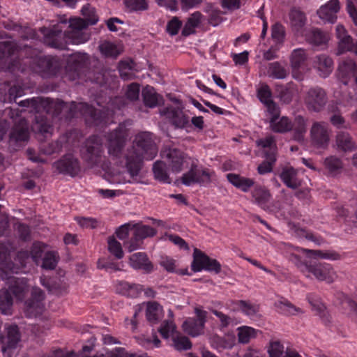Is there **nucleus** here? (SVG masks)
I'll return each mask as SVG.
<instances>
[{"label": "nucleus", "mask_w": 357, "mask_h": 357, "mask_svg": "<svg viewBox=\"0 0 357 357\" xmlns=\"http://www.w3.org/2000/svg\"><path fill=\"white\" fill-rule=\"evenodd\" d=\"M55 168L61 174L71 176H75L79 171V164L77 158L72 155H66L54 163Z\"/></svg>", "instance_id": "nucleus-19"}, {"label": "nucleus", "mask_w": 357, "mask_h": 357, "mask_svg": "<svg viewBox=\"0 0 357 357\" xmlns=\"http://www.w3.org/2000/svg\"><path fill=\"white\" fill-rule=\"evenodd\" d=\"M107 243L109 252L119 259L123 258V252L121 243L114 236H109Z\"/></svg>", "instance_id": "nucleus-56"}, {"label": "nucleus", "mask_w": 357, "mask_h": 357, "mask_svg": "<svg viewBox=\"0 0 357 357\" xmlns=\"http://www.w3.org/2000/svg\"><path fill=\"white\" fill-rule=\"evenodd\" d=\"M238 306L246 315L252 317L257 313L259 307L256 305H253L245 301H238Z\"/></svg>", "instance_id": "nucleus-63"}, {"label": "nucleus", "mask_w": 357, "mask_h": 357, "mask_svg": "<svg viewBox=\"0 0 357 357\" xmlns=\"http://www.w3.org/2000/svg\"><path fill=\"white\" fill-rule=\"evenodd\" d=\"M303 252L306 254H311V256L314 258H321L331 260H337L340 258V255L333 251L324 252L322 250H313L309 249H302Z\"/></svg>", "instance_id": "nucleus-50"}, {"label": "nucleus", "mask_w": 357, "mask_h": 357, "mask_svg": "<svg viewBox=\"0 0 357 357\" xmlns=\"http://www.w3.org/2000/svg\"><path fill=\"white\" fill-rule=\"evenodd\" d=\"M335 32L336 37L338 39L337 54L340 55L347 51L351 50L354 47L353 39L351 36L347 33L344 26L342 24L337 25Z\"/></svg>", "instance_id": "nucleus-25"}, {"label": "nucleus", "mask_w": 357, "mask_h": 357, "mask_svg": "<svg viewBox=\"0 0 357 357\" xmlns=\"http://www.w3.org/2000/svg\"><path fill=\"white\" fill-rule=\"evenodd\" d=\"M160 114L165 116L176 128H184L189 121L188 117L178 107H167L160 111Z\"/></svg>", "instance_id": "nucleus-22"}, {"label": "nucleus", "mask_w": 357, "mask_h": 357, "mask_svg": "<svg viewBox=\"0 0 357 357\" xmlns=\"http://www.w3.org/2000/svg\"><path fill=\"white\" fill-rule=\"evenodd\" d=\"M82 13L85 17L86 19L84 20L88 24V25L95 24L98 20V17L96 15L94 8L89 5L83 6L82 8Z\"/></svg>", "instance_id": "nucleus-59"}, {"label": "nucleus", "mask_w": 357, "mask_h": 357, "mask_svg": "<svg viewBox=\"0 0 357 357\" xmlns=\"http://www.w3.org/2000/svg\"><path fill=\"white\" fill-rule=\"evenodd\" d=\"M340 9L339 0H331L317 10L319 17L325 22L333 24L337 20V13Z\"/></svg>", "instance_id": "nucleus-21"}, {"label": "nucleus", "mask_w": 357, "mask_h": 357, "mask_svg": "<svg viewBox=\"0 0 357 357\" xmlns=\"http://www.w3.org/2000/svg\"><path fill=\"white\" fill-rule=\"evenodd\" d=\"M276 306L284 314L295 315L298 313L302 312L301 308L296 307L287 300L283 299L279 301Z\"/></svg>", "instance_id": "nucleus-52"}, {"label": "nucleus", "mask_w": 357, "mask_h": 357, "mask_svg": "<svg viewBox=\"0 0 357 357\" xmlns=\"http://www.w3.org/2000/svg\"><path fill=\"white\" fill-rule=\"evenodd\" d=\"M269 357H282L284 354V346L280 341H271L268 348Z\"/></svg>", "instance_id": "nucleus-62"}, {"label": "nucleus", "mask_w": 357, "mask_h": 357, "mask_svg": "<svg viewBox=\"0 0 357 357\" xmlns=\"http://www.w3.org/2000/svg\"><path fill=\"white\" fill-rule=\"evenodd\" d=\"M195 312L196 318H188L182 325L183 331L192 337L198 336L203 332L207 314L206 311L198 307L195 309Z\"/></svg>", "instance_id": "nucleus-15"}, {"label": "nucleus", "mask_w": 357, "mask_h": 357, "mask_svg": "<svg viewBox=\"0 0 357 357\" xmlns=\"http://www.w3.org/2000/svg\"><path fill=\"white\" fill-rule=\"evenodd\" d=\"M108 153L114 159H118L124 147L125 141L117 129L112 132L108 137Z\"/></svg>", "instance_id": "nucleus-24"}, {"label": "nucleus", "mask_w": 357, "mask_h": 357, "mask_svg": "<svg viewBox=\"0 0 357 357\" xmlns=\"http://www.w3.org/2000/svg\"><path fill=\"white\" fill-rule=\"evenodd\" d=\"M270 128L272 131L278 133H285L292 130L293 123L287 116L270 119Z\"/></svg>", "instance_id": "nucleus-33"}, {"label": "nucleus", "mask_w": 357, "mask_h": 357, "mask_svg": "<svg viewBox=\"0 0 357 357\" xmlns=\"http://www.w3.org/2000/svg\"><path fill=\"white\" fill-rule=\"evenodd\" d=\"M357 75V64L350 59H347L339 64L337 68V77L344 85Z\"/></svg>", "instance_id": "nucleus-20"}, {"label": "nucleus", "mask_w": 357, "mask_h": 357, "mask_svg": "<svg viewBox=\"0 0 357 357\" xmlns=\"http://www.w3.org/2000/svg\"><path fill=\"white\" fill-rule=\"evenodd\" d=\"M142 96L144 105L151 108L158 106L162 99L155 89L151 86H146L142 89Z\"/></svg>", "instance_id": "nucleus-36"}, {"label": "nucleus", "mask_w": 357, "mask_h": 357, "mask_svg": "<svg viewBox=\"0 0 357 357\" xmlns=\"http://www.w3.org/2000/svg\"><path fill=\"white\" fill-rule=\"evenodd\" d=\"M326 168L331 173H336L343 167L342 160L336 156H329L324 160Z\"/></svg>", "instance_id": "nucleus-55"}, {"label": "nucleus", "mask_w": 357, "mask_h": 357, "mask_svg": "<svg viewBox=\"0 0 357 357\" xmlns=\"http://www.w3.org/2000/svg\"><path fill=\"white\" fill-rule=\"evenodd\" d=\"M310 136L312 143L317 147L326 146L330 139L327 124L324 122H314L310 129Z\"/></svg>", "instance_id": "nucleus-16"}, {"label": "nucleus", "mask_w": 357, "mask_h": 357, "mask_svg": "<svg viewBox=\"0 0 357 357\" xmlns=\"http://www.w3.org/2000/svg\"><path fill=\"white\" fill-rule=\"evenodd\" d=\"M270 193L264 188L257 187L252 191V197L255 202L261 207L264 208L270 199Z\"/></svg>", "instance_id": "nucleus-47"}, {"label": "nucleus", "mask_w": 357, "mask_h": 357, "mask_svg": "<svg viewBox=\"0 0 357 357\" xmlns=\"http://www.w3.org/2000/svg\"><path fill=\"white\" fill-rule=\"evenodd\" d=\"M227 178L229 183L244 192H248L255 184V182L252 178L241 176L236 174H228L227 175Z\"/></svg>", "instance_id": "nucleus-34"}, {"label": "nucleus", "mask_w": 357, "mask_h": 357, "mask_svg": "<svg viewBox=\"0 0 357 357\" xmlns=\"http://www.w3.org/2000/svg\"><path fill=\"white\" fill-rule=\"evenodd\" d=\"M203 15L199 12H194L187 19V21L182 29V35L188 36L195 33V29L197 28L201 23Z\"/></svg>", "instance_id": "nucleus-38"}, {"label": "nucleus", "mask_w": 357, "mask_h": 357, "mask_svg": "<svg viewBox=\"0 0 357 357\" xmlns=\"http://www.w3.org/2000/svg\"><path fill=\"white\" fill-rule=\"evenodd\" d=\"M153 172L156 180L164 183H171L172 180L167 172L166 163L163 161L155 162L153 165Z\"/></svg>", "instance_id": "nucleus-41"}, {"label": "nucleus", "mask_w": 357, "mask_h": 357, "mask_svg": "<svg viewBox=\"0 0 357 357\" xmlns=\"http://www.w3.org/2000/svg\"><path fill=\"white\" fill-rule=\"evenodd\" d=\"M310 273L313 274L318 280L326 281L328 283L333 282L337 278L336 273L328 264H311L307 274Z\"/></svg>", "instance_id": "nucleus-18"}, {"label": "nucleus", "mask_w": 357, "mask_h": 357, "mask_svg": "<svg viewBox=\"0 0 357 357\" xmlns=\"http://www.w3.org/2000/svg\"><path fill=\"white\" fill-rule=\"evenodd\" d=\"M58 262V257L54 252H47L43 259L42 268L47 270H53Z\"/></svg>", "instance_id": "nucleus-58"}, {"label": "nucleus", "mask_w": 357, "mask_h": 357, "mask_svg": "<svg viewBox=\"0 0 357 357\" xmlns=\"http://www.w3.org/2000/svg\"><path fill=\"white\" fill-rule=\"evenodd\" d=\"M13 298L8 289H0V311L5 315H10L13 312Z\"/></svg>", "instance_id": "nucleus-37"}, {"label": "nucleus", "mask_w": 357, "mask_h": 357, "mask_svg": "<svg viewBox=\"0 0 357 357\" xmlns=\"http://www.w3.org/2000/svg\"><path fill=\"white\" fill-rule=\"evenodd\" d=\"M336 144L340 149L344 151H352L355 147L351 137L344 131H340L337 133Z\"/></svg>", "instance_id": "nucleus-42"}, {"label": "nucleus", "mask_w": 357, "mask_h": 357, "mask_svg": "<svg viewBox=\"0 0 357 357\" xmlns=\"http://www.w3.org/2000/svg\"><path fill=\"white\" fill-rule=\"evenodd\" d=\"M29 130L27 121L24 118H20L10 132V143L21 144L28 142Z\"/></svg>", "instance_id": "nucleus-17"}, {"label": "nucleus", "mask_w": 357, "mask_h": 357, "mask_svg": "<svg viewBox=\"0 0 357 357\" xmlns=\"http://www.w3.org/2000/svg\"><path fill=\"white\" fill-rule=\"evenodd\" d=\"M327 102L325 91L318 86L310 89L305 98V103L308 110L315 112L321 111Z\"/></svg>", "instance_id": "nucleus-14"}, {"label": "nucleus", "mask_w": 357, "mask_h": 357, "mask_svg": "<svg viewBox=\"0 0 357 357\" xmlns=\"http://www.w3.org/2000/svg\"><path fill=\"white\" fill-rule=\"evenodd\" d=\"M238 342L243 344H247L250 339L255 337L256 331L255 328L249 326H241L238 328Z\"/></svg>", "instance_id": "nucleus-51"}, {"label": "nucleus", "mask_w": 357, "mask_h": 357, "mask_svg": "<svg viewBox=\"0 0 357 357\" xmlns=\"http://www.w3.org/2000/svg\"><path fill=\"white\" fill-rule=\"evenodd\" d=\"M313 66L318 71L320 77H327L333 69V61L328 55H317L313 60Z\"/></svg>", "instance_id": "nucleus-26"}, {"label": "nucleus", "mask_w": 357, "mask_h": 357, "mask_svg": "<svg viewBox=\"0 0 357 357\" xmlns=\"http://www.w3.org/2000/svg\"><path fill=\"white\" fill-rule=\"evenodd\" d=\"M162 307L156 302H149L146 308V318L151 324H155L161 318Z\"/></svg>", "instance_id": "nucleus-43"}, {"label": "nucleus", "mask_w": 357, "mask_h": 357, "mask_svg": "<svg viewBox=\"0 0 357 357\" xmlns=\"http://www.w3.org/2000/svg\"><path fill=\"white\" fill-rule=\"evenodd\" d=\"M40 31L43 35V42L47 46L59 50L67 48L68 41L67 37L65 36L66 31L63 32L59 24L54 25L51 29L43 26Z\"/></svg>", "instance_id": "nucleus-5"}, {"label": "nucleus", "mask_w": 357, "mask_h": 357, "mask_svg": "<svg viewBox=\"0 0 357 357\" xmlns=\"http://www.w3.org/2000/svg\"><path fill=\"white\" fill-rule=\"evenodd\" d=\"M160 155L174 173H178L183 170L188 158L182 151L170 146H165L160 152Z\"/></svg>", "instance_id": "nucleus-7"}, {"label": "nucleus", "mask_w": 357, "mask_h": 357, "mask_svg": "<svg viewBox=\"0 0 357 357\" xmlns=\"http://www.w3.org/2000/svg\"><path fill=\"white\" fill-rule=\"evenodd\" d=\"M62 109H68V117L74 116L77 112H79L82 116H85L87 121H91L98 126L101 123H107L109 118L112 116L114 109L110 108L108 105L107 108L103 107L102 109H96L92 106L85 102H72L68 107L66 103L61 102L59 105Z\"/></svg>", "instance_id": "nucleus-2"}, {"label": "nucleus", "mask_w": 357, "mask_h": 357, "mask_svg": "<svg viewBox=\"0 0 357 357\" xmlns=\"http://www.w3.org/2000/svg\"><path fill=\"white\" fill-rule=\"evenodd\" d=\"M134 68V63L130 61H121L119 63V70L120 76L124 80H129L133 78V73L131 70Z\"/></svg>", "instance_id": "nucleus-54"}, {"label": "nucleus", "mask_w": 357, "mask_h": 357, "mask_svg": "<svg viewBox=\"0 0 357 357\" xmlns=\"http://www.w3.org/2000/svg\"><path fill=\"white\" fill-rule=\"evenodd\" d=\"M62 149V144L60 141L56 140L50 143L41 145V151L46 155H52L59 152Z\"/></svg>", "instance_id": "nucleus-60"}, {"label": "nucleus", "mask_w": 357, "mask_h": 357, "mask_svg": "<svg viewBox=\"0 0 357 357\" xmlns=\"http://www.w3.org/2000/svg\"><path fill=\"white\" fill-rule=\"evenodd\" d=\"M276 93L278 98L282 103L287 105L292 101L294 91L291 87L284 85H277Z\"/></svg>", "instance_id": "nucleus-48"}, {"label": "nucleus", "mask_w": 357, "mask_h": 357, "mask_svg": "<svg viewBox=\"0 0 357 357\" xmlns=\"http://www.w3.org/2000/svg\"><path fill=\"white\" fill-rule=\"evenodd\" d=\"M176 330V326L172 321L165 320L158 328L159 333L162 337L167 339Z\"/></svg>", "instance_id": "nucleus-64"}, {"label": "nucleus", "mask_w": 357, "mask_h": 357, "mask_svg": "<svg viewBox=\"0 0 357 357\" xmlns=\"http://www.w3.org/2000/svg\"><path fill=\"white\" fill-rule=\"evenodd\" d=\"M17 49L15 43L10 41L0 43V62L6 63L9 57Z\"/></svg>", "instance_id": "nucleus-45"}, {"label": "nucleus", "mask_w": 357, "mask_h": 357, "mask_svg": "<svg viewBox=\"0 0 357 357\" xmlns=\"http://www.w3.org/2000/svg\"><path fill=\"white\" fill-rule=\"evenodd\" d=\"M6 337H3L2 352L4 357H12L21 340L18 326L16 324L5 325Z\"/></svg>", "instance_id": "nucleus-12"}, {"label": "nucleus", "mask_w": 357, "mask_h": 357, "mask_svg": "<svg viewBox=\"0 0 357 357\" xmlns=\"http://www.w3.org/2000/svg\"><path fill=\"white\" fill-rule=\"evenodd\" d=\"M104 153L103 143L102 139L96 135L89 137L82 149V158L90 167L100 164Z\"/></svg>", "instance_id": "nucleus-3"}, {"label": "nucleus", "mask_w": 357, "mask_h": 357, "mask_svg": "<svg viewBox=\"0 0 357 357\" xmlns=\"http://www.w3.org/2000/svg\"><path fill=\"white\" fill-rule=\"evenodd\" d=\"M88 24L81 18H73L69 20V30L66 31L68 43L79 45L86 43L90 38L86 31Z\"/></svg>", "instance_id": "nucleus-4"}, {"label": "nucleus", "mask_w": 357, "mask_h": 357, "mask_svg": "<svg viewBox=\"0 0 357 357\" xmlns=\"http://www.w3.org/2000/svg\"><path fill=\"white\" fill-rule=\"evenodd\" d=\"M24 94V90L20 86L14 85L9 87L6 84L0 86V102H11Z\"/></svg>", "instance_id": "nucleus-27"}, {"label": "nucleus", "mask_w": 357, "mask_h": 357, "mask_svg": "<svg viewBox=\"0 0 357 357\" xmlns=\"http://www.w3.org/2000/svg\"><path fill=\"white\" fill-rule=\"evenodd\" d=\"M292 123L293 139L298 142H303L307 131L306 120L302 116L298 115Z\"/></svg>", "instance_id": "nucleus-35"}, {"label": "nucleus", "mask_w": 357, "mask_h": 357, "mask_svg": "<svg viewBox=\"0 0 357 357\" xmlns=\"http://www.w3.org/2000/svg\"><path fill=\"white\" fill-rule=\"evenodd\" d=\"M40 50L35 49L31 57H35L36 63L38 67V72L41 73L45 76H54L60 70L61 66L59 59L52 56H38Z\"/></svg>", "instance_id": "nucleus-11"}, {"label": "nucleus", "mask_w": 357, "mask_h": 357, "mask_svg": "<svg viewBox=\"0 0 357 357\" xmlns=\"http://www.w3.org/2000/svg\"><path fill=\"white\" fill-rule=\"evenodd\" d=\"M308 302L311 305L312 309L317 312L322 321L326 324L331 322V317L326 310V306L320 301V298L313 294H310L307 297Z\"/></svg>", "instance_id": "nucleus-30"}, {"label": "nucleus", "mask_w": 357, "mask_h": 357, "mask_svg": "<svg viewBox=\"0 0 357 357\" xmlns=\"http://www.w3.org/2000/svg\"><path fill=\"white\" fill-rule=\"evenodd\" d=\"M8 273L3 268L0 269V278L3 280H8V289L17 300L22 301L29 291L30 285L28 279L25 278H16Z\"/></svg>", "instance_id": "nucleus-6"}, {"label": "nucleus", "mask_w": 357, "mask_h": 357, "mask_svg": "<svg viewBox=\"0 0 357 357\" xmlns=\"http://www.w3.org/2000/svg\"><path fill=\"white\" fill-rule=\"evenodd\" d=\"M44 292L38 287H33L31 297L24 303V313L26 317L31 318L40 315L44 311Z\"/></svg>", "instance_id": "nucleus-10"}, {"label": "nucleus", "mask_w": 357, "mask_h": 357, "mask_svg": "<svg viewBox=\"0 0 357 357\" xmlns=\"http://www.w3.org/2000/svg\"><path fill=\"white\" fill-rule=\"evenodd\" d=\"M130 266L135 269H142L146 273L153 271V266L145 252H137L130 257Z\"/></svg>", "instance_id": "nucleus-28"}, {"label": "nucleus", "mask_w": 357, "mask_h": 357, "mask_svg": "<svg viewBox=\"0 0 357 357\" xmlns=\"http://www.w3.org/2000/svg\"><path fill=\"white\" fill-rule=\"evenodd\" d=\"M131 230L133 231V236L127 242L129 252L138 249L143 239L153 237L157 234L153 227L140 223L132 225Z\"/></svg>", "instance_id": "nucleus-13"}, {"label": "nucleus", "mask_w": 357, "mask_h": 357, "mask_svg": "<svg viewBox=\"0 0 357 357\" xmlns=\"http://www.w3.org/2000/svg\"><path fill=\"white\" fill-rule=\"evenodd\" d=\"M157 153L158 149L153 140L152 134L149 132L139 133L135 137L133 146L127 150L125 163L116 161L108 169L111 182L116 184L137 183L143 160H151Z\"/></svg>", "instance_id": "nucleus-1"}, {"label": "nucleus", "mask_w": 357, "mask_h": 357, "mask_svg": "<svg viewBox=\"0 0 357 357\" xmlns=\"http://www.w3.org/2000/svg\"><path fill=\"white\" fill-rule=\"evenodd\" d=\"M305 38L306 41L314 47L326 45L328 41V36L319 29L308 31Z\"/></svg>", "instance_id": "nucleus-31"}, {"label": "nucleus", "mask_w": 357, "mask_h": 357, "mask_svg": "<svg viewBox=\"0 0 357 357\" xmlns=\"http://www.w3.org/2000/svg\"><path fill=\"white\" fill-rule=\"evenodd\" d=\"M191 269L195 273L205 270L218 274L221 271V265L216 259L210 258L202 251L195 248Z\"/></svg>", "instance_id": "nucleus-8"}, {"label": "nucleus", "mask_w": 357, "mask_h": 357, "mask_svg": "<svg viewBox=\"0 0 357 357\" xmlns=\"http://www.w3.org/2000/svg\"><path fill=\"white\" fill-rule=\"evenodd\" d=\"M280 177L284 183L291 189H296L300 185L297 180V173L292 167L284 168L280 174Z\"/></svg>", "instance_id": "nucleus-39"}, {"label": "nucleus", "mask_w": 357, "mask_h": 357, "mask_svg": "<svg viewBox=\"0 0 357 357\" xmlns=\"http://www.w3.org/2000/svg\"><path fill=\"white\" fill-rule=\"evenodd\" d=\"M213 172L208 169H198L196 163L192 162L188 172L181 176V182L183 185L189 186L194 183L201 185H206L211 182V177Z\"/></svg>", "instance_id": "nucleus-9"}, {"label": "nucleus", "mask_w": 357, "mask_h": 357, "mask_svg": "<svg viewBox=\"0 0 357 357\" xmlns=\"http://www.w3.org/2000/svg\"><path fill=\"white\" fill-rule=\"evenodd\" d=\"M266 160L258 166L257 170L259 174H265L272 172L273 165L276 161V156L273 153L265 155Z\"/></svg>", "instance_id": "nucleus-57"}, {"label": "nucleus", "mask_w": 357, "mask_h": 357, "mask_svg": "<svg viewBox=\"0 0 357 357\" xmlns=\"http://www.w3.org/2000/svg\"><path fill=\"white\" fill-rule=\"evenodd\" d=\"M173 342L176 349L179 351L188 350L190 349L192 347V344L190 340L185 336L176 335L173 337Z\"/></svg>", "instance_id": "nucleus-61"}, {"label": "nucleus", "mask_w": 357, "mask_h": 357, "mask_svg": "<svg viewBox=\"0 0 357 357\" xmlns=\"http://www.w3.org/2000/svg\"><path fill=\"white\" fill-rule=\"evenodd\" d=\"M30 255L28 251H19L15 258L14 263H7L6 271L10 273H18L24 268L29 261Z\"/></svg>", "instance_id": "nucleus-29"}, {"label": "nucleus", "mask_w": 357, "mask_h": 357, "mask_svg": "<svg viewBox=\"0 0 357 357\" xmlns=\"http://www.w3.org/2000/svg\"><path fill=\"white\" fill-rule=\"evenodd\" d=\"M307 56L303 49L298 48L293 50L290 56V66L292 68L293 77L299 79L297 74L298 70L306 60Z\"/></svg>", "instance_id": "nucleus-32"}, {"label": "nucleus", "mask_w": 357, "mask_h": 357, "mask_svg": "<svg viewBox=\"0 0 357 357\" xmlns=\"http://www.w3.org/2000/svg\"><path fill=\"white\" fill-rule=\"evenodd\" d=\"M289 18L291 25L296 31H298L305 24L304 13L296 8L290 11Z\"/></svg>", "instance_id": "nucleus-44"}, {"label": "nucleus", "mask_w": 357, "mask_h": 357, "mask_svg": "<svg viewBox=\"0 0 357 357\" xmlns=\"http://www.w3.org/2000/svg\"><path fill=\"white\" fill-rule=\"evenodd\" d=\"M88 61V55L85 53L76 52L68 58L66 70L73 73L72 79L79 76V70L83 68Z\"/></svg>", "instance_id": "nucleus-23"}, {"label": "nucleus", "mask_w": 357, "mask_h": 357, "mask_svg": "<svg viewBox=\"0 0 357 357\" xmlns=\"http://www.w3.org/2000/svg\"><path fill=\"white\" fill-rule=\"evenodd\" d=\"M267 74L273 79H284L288 76L289 71L280 62L274 61L268 63Z\"/></svg>", "instance_id": "nucleus-40"}, {"label": "nucleus", "mask_w": 357, "mask_h": 357, "mask_svg": "<svg viewBox=\"0 0 357 357\" xmlns=\"http://www.w3.org/2000/svg\"><path fill=\"white\" fill-rule=\"evenodd\" d=\"M257 144L264 149H267V150L264 151L265 155H267L268 153H273L276 156L277 146L274 137L268 136L265 138L260 139L257 141Z\"/></svg>", "instance_id": "nucleus-49"}, {"label": "nucleus", "mask_w": 357, "mask_h": 357, "mask_svg": "<svg viewBox=\"0 0 357 357\" xmlns=\"http://www.w3.org/2000/svg\"><path fill=\"white\" fill-rule=\"evenodd\" d=\"M33 129L36 132L46 136L47 135L52 134V126L46 119H43L40 116H36V123L33 126Z\"/></svg>", "instance_id": "nucleus-46"}, {"label": "nucleus", "mask_w": 357, "mask_h": 357, "mask_svg": "<svg viewBox=\"0 0 357 357\" xmlns=\"http://www.w3.org/2000/svg\"><path fill=\"white\" fill-rule=\"evenodd\" d=\"M98 48L101 54L106 57L116 58L120 54L116 46L108 41L101 43Z\"/></svg>", "instance_id": "nucleus-53"}]
</instances>
